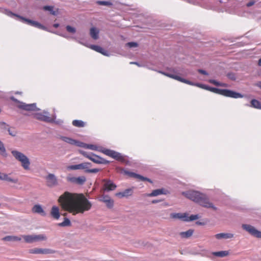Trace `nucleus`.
Listing matches in <instances>:
<instances>
[{
  "instance_id": "obj_30",
  "label": "nucleus",
  "mask_w": 261,
  "mask_h": 261,
  "mask_svg": "<svg viewBox=\"0 0 261 261\" xmlns=\"http://www.w3.org/2000/svg\"><path fill=\"white\" fill-rule=\"evenodd\" d=\"M90 35L94 40H97L99 37V31L95 28H92L90 30Z\"/></svg>"
},
{
  "instance_id": "obj_46",
  "label": "nucleus",
  "mask_w": 261,
  "mask_h": 261,
  "mask_svg": "<svg viewBox=\"0 0 261 261\" xmlns=\"http://www.w3.org/2000/svg\"><path fill=\"white\" fill-rule=\"evenodd\" d=\"M81 153L85 157L89 159L90 160V157H91V155L92 153H88L86 151H81Z\"/></svg>"
},
{
  "instance_id": "obj_37",
  "label": "nucleus",
  "mask_w": 261,
  "mask_h": 261,
  "mask_svg": "<svg viewBox=\"0 0 261 261\" xmlns=\"http://www.w3.org/2000/svg\"><path fill=\"white\" fill-rule=\"evenodd\" d=\"M72 124L73 125L81 127H84L85 126V123L82 120H74L72 121Z\"/></svg>"
},
{
  "instance_id": "obj_26",
  "label": "nucleus",
  "mask_w": 261,
  "mask_h": 261,
  "mask_svg": "<svg viewBox=\"0 0 261 261\" xmlns=\"http://www.w3.org/2000/svg\"><path fill=\"white\" fill-rule=\"evenodd\" d=\"M60 139L63 141L64 142L68 143L71 145H74L77 146V144H79V142L77 140L73 139L72 138L64 137V136H60Z\"/></svg>"
},
{
  "instance_id": "obj_42",
  "label": "nucleus",
  "mask_w": 261,
  "mask_h": 261,
  "mask_svg": "<svg viewBox=\"0 0 261 261\" xmlns=\"http://www.w3.org/2000/svg\"><path fill=\"white\" fill-rule=\"evenodd\" d=\"M66 29L67 31L70 33H74L76 32L75 28L70 25H67Z\"/></svg>"
},
{
  "instance_id": "obj_8",
  "label": "nucleus",
  "mask_w": 261,
  "mask_h": 261,
  "mask_svg": "<svg viewBox=\"0 0 261 261\" xmlns=\"http://www.w3.org/2000/svg\"><path fill=\"white\" fill-rule=\"evenodd\" d=\"M66 179L68 182L79 186L83 185L86 181V177L84 175L76 177L69 174Z\"/></svg>"
},
{
  "instance_id": "obj_51",
  "label": "nucleus",
  "mask_w": 261,
  "mask_h": 261,
  "mask_svg": "<svg viewBox=\"0 0 261 261\" xmlns=\"http://www.w3.org/2000/svg\"><path fill=\"white\" fill-rule=\"evenodd\" d=\"M198 72L202 74H204V75L208 74L207 72L206 71L202 70V69H199Z\"/></svg>"
},
{
  "instance_id": "obj_49",
  "label": "nucleus",
  "mask_w": 261,
  "mask_h": 261,
  "mask_svg": "<svg viewBox=\"0 0 261 261\" xmlns=\"http://www.w3.org/2000/svg\"><path fill=\"white\" fill-rule=\"evenodd\" d=\"M208 82L211 83V84H213L214 85H215V86H218L219 85H220V82H218L214 80H210L208 81Z\"/></svg>"
},
{
  "instance_id": "obj_22",
  "label": "nucleus",
  "mask_w": 261,
  "mask_h": 261,
  "mask_svg": "<svg viewBox=\"0 0 261 261\" xmlns=\"http://www.w3.org/2000/svg\"><path fill=\"white\" fill-rule=\"evenodd\" d=\"M170 217L172 219H180L184 221H186L187 217V214L186 213H171L170 215Z\"/></svg>"
},
{
  "instance_id": "obj_52",
  "label": "nucleus",
  "mask_w": 261,
  "mask_h": 261,
  "mask_svg": "<svg viewBox=\"0 0 261 261\" xmlns=\"http://www.w3.org/2000/svg\"><path fill=\"white\" fill-rule=\"evenodd\" d=\"M254 3H255L254 1H251V2H249L248 3H247L246 6L248 7H249L253 6L254 4Z\"/></svg>"
},
{
  "instance_id": "obj_25",
  "label": "nucleus",
  "mask_w": 261,
  "mask_h": 261,
  "mask_svg": "<svg viewBox=\"0 0 261 261\" xmlns=\"http://www.w3.org/2000/svg\"><path fill=\"white\" fill-rule=\"evenodd\" d=\"M165 190L163 189H159L153 190L150 193L145 194V196L147 197H155L162 194H165Z\"/></svg>"
},
{
  "instance_id": "obj_58",
  "label": "nucleus",
  "mask_w": 261,
  "mask_h": 261,
  "mask_svg": "<svg viewBox=\"0 0 261 261\" xmlns=\"http://www.w3.org/2000/svg\"><path fill=\"white\" fill-rule=\"evenodd\" d=\"M256 85L261 88V82H259L257 83H256Z\"/></svg>"
},
{
  "instance_id": "obj_7",
  "label": "nucleus",
  "mask_w": 261,
  "mask_h": 261,
  "mask_svg": "<svg viewBox=\"0 0 261 261\" xmlns=\"http://www.w3.org/2000/svg\"><path fill=\"white\" fill-rule=\"evenodd\" d=\"M21 237L24 239L25 243L30 244L47 240V237L44 234L22 235Z\"/></svg>"
},
{
  "instance_id": "obj_24",
  "label": "nucleus",
  "mask_w": 261,
  "mask_h": 261,
  "mask_svg": "<svg viewBox=\"0 0 261 261\" xmlns=\"http://www.w3.org/2000/svg\"><path fill=\"white\" fill-rule=\"evenodd\" d=\"M32 212L34 213L39 214L43 216L46 215L45 212L40 204H35L32 208Z\"/></svg>"
},
{
  "instance_id": "obj_40",
  "label": "nucleus",
  "mask_w": 261,
  "mask_h": 261,
  "mask_svg": "<svg viewBox=\"0 0 261 261\" xmlns=\"http://www.w3.org/2000/svg\"><path fill=\"white\" fill-rule=\"evenodd\" d=\"M54 8L52 6H46L43 7V9L45 11H48L50 12V14L53 15H56V13L55 11H54Z\"/></svg>"
},
{
  "instance_id": "obj_60",
  "label": "nucleus",
  "mask_w": 261,
  "mask_h": 261,
  "mask_svg": "<svg viewBox=\"0 0 261 261\" xmlns=\"http://www.w3.org/2000/svg\"><path fill=\"white\" fill-rule=\"evenodd\" d=\"M205 87V85H203V84L201 85V88L204 89Z\"/></svg>"
},
{
  "instance_id": "obj_63",
  "label": "nucleus",
  "mask_w": 261,
  "mask_h": 261,
  "mask_svg": "<svg viewBox=\"0 0 261 261\" xmlns=\"http://www.w3.org/2000/svg\"><path fill=\"white\" fill-rule=\"evenodd\" d=\"M212 88H213V87H208V91H212Z\"/></svg>"
},
{
  "instance_id": "obj_36",
  "label": "nucleus",
  "mask_w": 261,
  "mask_h": 261,
  "mask_svg": "<svg viewBox=\"0 0 261 261\" xmlns=\"http://www.w3.org/2000/svg\"><path fill=\"white\" fill-rule=\"evenodd\" d=\"M213 254L216 256L222 257L227 256L228 254V252L227 251H221L214 252Z\"/></svg>"
},
{
  "instance_id": "obj_59",
  "label": "nucleus",
  "mask_w": 261,
  "mask_h": 261,
  "mask_svg": "<svg viewBox=\"0 0 261 261\" xmlns=\"http://www.w3.org/2000/svg\"><path fill=\"white\" fill-rule=\"evenodd\" d=\"M53 26L55 28H57L59 26V24L58 23H55L53 25Z\"/></svg>"
},
{
  "instance_id": "obj_1",
  "label": "nucleus",
  "mask_w": 261,
  "mask_h": 261,
  "mask_svg": "<svg viewBox=\"0 0 261 261\" xmlns=\"http://www.w3.org/2000/svg\"><path fill=\"white\" fill-rule=\"evenodd\" d=\"M58 202L63 210L73 215L83 214L92 207L91 202L83 194L65 192L59 197Z\"/></svg>"
},
{
  "instance_id": "obj_14",
  "label": "nucleus",
  "mask_w": 261,
  "mask_h": 261,
  "mask_svg": "<svg viewBox=\"0 0 261 261\" xmlns=\"http://www.w3.org/2000/svg\"><path fill=\"white\" fill-rule=\"evenodd\" d=\"M29 252L31 254H53L55 251L50 249L35 248L30 249Z\"/></svg>"
},
{
  "instance_id": "obj_10",
  "label": "nucleus",
  "mask_w": 261,
  "mask_h": 261,
  "mask_svg": "<svg viewBox=\"0 0 261 261\" xmlns=\"http://www.w3.org/2000/svg\"><path fill=\"white\" fill-rule=\"evenodd\" d=\"M242 227L251 236L257 238H261V231L258 230L253 226L249 224H243L242 225Z\"/></svg>"
},
{
  "instance_id": "obj_11",
  "label": "nucleus",
  "mask_w": 261,
  "mask_h": 261,
  "mask_svg": "<svg viewBox=\"0 0 261 261\" xmlns=\"http://www.w3.org/2000/svg\"><path fill=\"white\" fill-rule=\"evenodd\" d=\"M99 150L105 154L109 156L116 160H123V156L121 155V153L118 152L108 149H102Z\"/></svg>"
},
{
  "instance_id": "obj_43",
  "label": "nucleus",
  "mask_w": 261,
  "mask_h": 261,
  "mask_svg": "<svg viewBox=\"0 0 261 261\" xmlns=\"http://www.w3.org/2000/svg\"><path fill=\"white\" fill-rule=\"evenodd\" d=\"M56 118V115L55 114L53 115V117H51V118H53L54 119V121L51 123H56L57 124H58V125H61L63 123V121L62 120H61V119H59V120H55Z\"/></svg>"
},
{
  "instance_id": "obj_50",
  "label": "nucleus",
  "mask_w": 261,
  "mask_h": 261,
  "mask_svg": "<svg viewBox=\"0 0 261 261\" xmlns=\"http://www.w3.org/2000/svg\"><path fill=\"white\" fill-rule=\"evenodd\" d=\"M227 76L228 77L229 79H230L231 80H236V76L233 73H228Z\"/></svg>"
},
{
  "instance_id": "obj_31",
  "label": "nucleus",
  "mask_w": 261,
  "mask_h": 261,
  "mask_svg": "<svg viewBox=\"0 0 261 261\" xmlns=\"http://www.w3.org/2000/svg\"><path fill=\"white\" fill-rule=\"evenodd\" d=\"M3 240L6 241H20L21 238L14 236H8L4 237Z\"/></svg>"
},
{
  "instance_id": "obj_21",
  "label": "nucleus",
  "mask_w": 261,
  "mask_h": 261,
  "mask_svg": "<svg viewBox=\"0 0 261 261\" xmlns=\"http://www.w3.org/2000/svg\"><path fill=\"white\" fill-rule=\"evenodd\" d=\"M99 200L105 203L107 206L109 208H112L113 206L114 201L108 195H101L100 197Z\"/></svg>"
},
{
  "instance_id": "obj_19",
  "label": "nucleus",
  "mask_w": 261,
  "mask_h": 261,
  "mask_svg": "<svg viewBox=\"0 0 261 261\" xmlns=\"http://www.w3.org/2000/svg\"><path fill=\"white\" fill-rule=\"evenodd\" d=\"M102 181L104 183L103 187L105 191H113L117 187L116 185L111 180L104 179Z\"/></svg>"
},
{
  "instance_id": "obj_16",
  "label": "nucleus",
  "mask_w": 261,
  "mask_h": 261,
  "mask_svg": "<svg viewBox=\"0 0 261 261\" xmlns=\"http://www.w3.org/2000/svg\"><path fill=\"white\" fill-rule=\"evenodd\" d=\"M222 95L234 98H243L244 97V95L241 94L240 93L230 90L228 89H223L222 91Z\"/></svg>"
},
{
  "instance_id": "obj_5",
  "label": "nucleus",
  "mask_w": 261,
  "mask_h": 261,
  "mask_svg": "<svg viewBox=\"0 0 261 261\" xmlns=\"http://www.w3.org/2000/svg\"><path fill=\"white\" fill-rule=\"evenodd\" d=\"M11 153L14 158L21 163V166L24 170H28L30 169L31 162L27 155L16 150H12Z\"/></svg>"
},
{
  "instance_id": "obj_20",
  "label": "nucleus",
  "mask_w": 261,
  "mask_h": 261,
  "mask_svg": "<svg viewBox=\"0 0 261 261\" xmlns=\"http://www.w3.org/2000/svg\"><path fill=\"white\" fill-rule=\"evenodd\" d=\"M90 160H91L95 163L101 164H108L109 163V161L94 154L92 153L91 157H90Z\"/></svg>"
},
{
  "instance_id": "obj_48",
  "label": "nucleus",
  "mask_w": 261,
  "mask_h": 261,
  "mask_svg": "<svg viewBox=\"0 0 261 261\" xmlns=\"http://www.w3.org/2000/svg\"><path fill=\"white\" fill-rule=\"evenodd\" d=\"M8 131L9 132V134L13 137H15L17 134V133L15 130H12L9 128Z\"/></svg>"
},
{
  "instance_id": "obj_4",
  "label": "nucleus",
  "mask_w": 261,
  "mask_h": 261,
  "mask_svg": "<svg viewBox=\"0 0 261 261\" xmlns=\"http://www.w3.org/2000/svg\"><path fill=\"white\" fill-rule=\"evenodd\" d=\"M0 12L3 13L5 14L6 15H7L8 16L11 17H16L18 18L20 21L30 25L37 28L38 29H41L43 30H46V27L43 26L41 23H39L38 22L24 18L22 16H20L19 15H18L16 14L13 13V12H12L11 11H10L8 10L4 9L2 8H0Z\"/></svg>"
},
{
  "instance_id": "obj_2",
  "label": "nucleus",
  "mask_w": 261,
  "mask_h": 261,
  "mask_svg": "<svg viewBox=\"0 0 261 261\" xmlns=\"http://www.w3.org/2000/svg\"><path fill=\"white\" fill-rule=\"evenodd\" d=\"M182 194L189 199L198 203L203 207L212 208L214 210H217V207L210 201L208 198L205 194L196 191L184 192L182 193Z\"/></svg>"
},
{
  "instance_id": "obj_41",
  "label": "nucleus",
  "mask_w": 261,
  "mask_h": 261,
  "mask_svg": "<svg viewBox=\"0 0 261 261\" xmlns=\"http://www.w3.org/2000/svg\"><path fill=\"white\" fill-rule=\"evenodd\" d=\"M125 46L129 48H135L138 46V44L135 42H129L125 44Z\"/></svg>"
},
{
  "instance_id": "obj_32",
  "label": "nucleus",
  "mask_w": 261,
  "mask_h": 261,
  "mask_svg": "<svg viewBox=\"0 0 261 261\" xmlns=\"http://www.w3.org/2000/svg\"><path fill=\"white\" fill-rule=\"evenodd\" d=\"M125 172L126 174H130V175H132L133 176L137 177V178H138V179H140L141 180H143V181L146 180V181H149V182H151V183L152 182V181L149 178L143 177V176H141L140 175L137 174H135L134 173H129V172Z\"/></svg>"
},
{
  "instance_id": "obj_12",
  "label": "nucleus",
  "mask_w": 261,
  "mask_h": 261,
  "mask_svg": "<svg viewBox=\"0 0 261 261\" xmlns=\"http://www.w3.org/2000/svg\"><path fill=\"white\" fill-rule=\"evenodd\" d=\"M157 72H158L159 73H160L165 76H167L169 77H170V78H172V79H173L174 80H176L177 81H178L179 82H181L182 83H185V84H188V85H192L193 84L190 81H188L187 80H186L184 78H182L181 77H180V76H179L177 74H171V73H167V72H164V71H158V70H156Z\"/></svg>"
},
{
  "instance_id": "obj_44",
  "label": "nucleus",
  "mask_w": 261,
  "mask_h": 261,
  "mask_svg": "<svg viewBox=\"0 0 261 261\" xmlns=\"http://www.w3.org/2000/svg\"><path fill=\"white\" fill-rule=\"evenodd\" d=\"M222 91H223V89H218V88H212L211 92L222 95Z\"/></svg>"
},
{
  "instance_id": "obj_23",
  "label": "nucleus",
  "mask_w": 261,
  "mask_h": 261,
  "mask_svg": "<svg viewBox=\"0 0 261 261\" xmlns=\"http://www.w3.org/2000/svg\"><path fill=\"white\" fill-rule=\"evenodd\" d=\"M233 237L234 234L231 233H220L215 236V237L218 240L231 239Z\"/></svg>"
},
{
  "instance_id": "obj_29",
  "label": "nucleus",
  "mask_w": 261,
  "mask_h": 261,
  "mask_svg": "<svg viewBox=\"0 0 261 261\" xmlns=\"http://www.w3.org/2000/svg\"><path fill=\"white\" fill-rule=\"evenodd\" d=\"M132 191L130 189H127L124 190L123 192H119L116 194V196L122 198L124 197H127L132 195Z\"/></svg>"
},
{
  "instance_id": "obj_53",
  "label": "nucleus",
  "mask_w": 261,
  "mask_h": 261,
  "mask_svg": "<svg viewBox=\"0 0 261 261\" xmlns=\"http://www.w3.org/2000/svg\"><path fill=\"white\" fill-rule=\"evenodd\" d=\"M61 36H63V37L65 38H67V39L72 38V39H74L76 40V39L75 37H70L68 35H62Z\"/></svg>"
},
{
  "instance_id": "obj_61",
  "label": "nucleus",
  "mask_w": 261,
  "mask_h": 261,
  "mask_svg": "<svg viewBox=\"0 0 261 261\" xmlns=\"http://www.w3.org/2000/svg\"><path fill=\"white\" fill-rule=\"evenodd\" d=\"M258 64L261 66V58L258 60Z\"/></svg>"
},
{
  "instance_id": "obj_64",
  "label": "nucleus",
  "mask_w": 261,
  "mask_h": 261,
  "mask_svg": "<svg viewBox=\"0 0 261 261\" xmlns=\"http://www.w3.org/2000/svg\"><path fill=\"white\" fill-rule=\"evenodd\" d=\"M67 215V213H65L64 214H63V216H66Z\"/></svg>"
},
{
  "instance_id": "obj_54",
  "label": "nucleus",
  "mask_w": 261,
  "mask_h": 261,
  "mask_svg": "<svg viewBox=\"0 0 261 261\" xmlns=\"http://www.w3.org/2000/svg\"><path fill=\"white\" fill-rule=\"evenodd\" d=\"M193 84H192L191 85H193V86H197L199 88H201V84H199V83H196V84H195L194 83H192V82H191Z\"/></svg>"
},
{
  "instance_id": "obj_17",
  "label": "nucleus",
  "mask_w": 261,
  "mask_h": 261,
  "mask_svg": "<svg viewBox=\"0 0 261 261\" xmlns=\"http://www.w3.org/2000/svg\"><path fill=\"white\" fill-rule=\"evenodd\" d=\"M0 179L12 184H18V179L11 176V174L0 172Z\"/></svg>"
},
{
  "instance_id": "obj_56",
  "label": "nucleus",
  "mask_w": 261,
  "mask_h": 261,
  "mask_svg": "<svg viewBox=\"0 0 261 261\" xmlns=\"http://www.w3.org/2000/svg\"><path fill=\"white\" fill-rule=\"evenodd\" d=\"M161 201V200H153L152 201V203H156Z\"/></svg>"
},
{
  "instance_id": "obj_18",
  "label": "nucleus",
  "mask_w": 261,
  "mask_h": 261,
  "mask_svg": "<svg viewBox=\"0 0 261 261\" xmlns=\"http://www.w3.org/2000/svg\"><path fill=\"white\" fill-rule=\"evenodd\" d=\"M46 179L48 187H53L58 185V178L54 174L49 173L46 177Z\"/></svg>"
},
{
  "instance_id": "obj_13",
  "label": "nucleus",
  "mask_w": 261,
  "mask_h": 261,
  "mask_svg": "<svg viewBox=\"0 0 261 261\" xmlns=\"http://www.w3.org/2000/svg\"><path fill=\"white\" fill-rule=\"evenodd\" d=\"M34 118L46 122H52L54 121V119L51 118V117L49 116V113L47 111H43L42 113H38L35 114Z\"/></svg>"
},
{
  "instance_id": "obj_34",
  "label": "nucleus",
  "mask_w": 261,
  "mask_h": 261,
  "mask_svg": "<svg viewBox=\"0 0 261 261\" xmlns=\"http://www.w3.org/2000/svg\"><path fill=\"white\" fill-rule=\"evenodd\" d=\"M251 107L256 109H261V103L257 100L252 99L251 101Z\"/></svg>"
},
{
  "instance_id": "obj_27",
  "label": "nucleus",
  "mask_w": 261,
  "mask_h": 261,
  "mask_svg": "<svg viewBox=\"0 0 261 261\" xmlns=\"http://www.w3.org/2000/svg\"><path fill=\"white\" fill-rule=\"evenodd\" d=\"M50 214L55 219H59L60 217L59 208L57 206H53L51 210Z\"/></svg>"
},
{
  "instance_id": "obj_57",
  "label": "nucleus",
  "mask_w": 261,
  "mask_h": 261,
  "mask_svg": "<svg viewBox=\"0 0 261 261\" xmlns=\"http://www.w3.org/2000/svg\"><path fill=\"white\" fill-rule=\"evenodd\" d=\"M130 64H135L138 66H141L138 62H131L130 63Z\"/></svg>"
},
{
  "instance_id": "obj_9",
  "label": "nucleus",
  "mask_w": 261,
  "mask_h": 261,
  "mask_svg": "<svg viewBox=\"0 0 261 261\" xmlns=\"http://www.w3.org/2000/svg\"><path fill=\"white\" fill-rule=\"evenodd\" d=\"M11 99L14 102L18 103L17 107L19 109L26 110V111H35L37 109L36 108V103L26 104L24 102L18 100L14 97H11Z\"/></svg>"
},
{
  "instance_id": "obj_3",
  "label": "nucleus",
  "mask_w": 261,
  "mask_h": 261,
  "mask_svg": "<svg viewBox=\"0 0 261 261\" xmlns=\"http://www.w3.org/2000/svg\"><path fill=\"white\" fill-rule=\"evenodd\" d=\"M182 194L189 199L198 203L203 207L212 208L214 210H217V207L210 201L208 198L205 194L196 191L184 192L182 193Z\"/></svg>"
},
{
  "instance_id": "obj_35",
  "label": "nucleus",
  "mask_w": 261,
  "mask_h": 261,
  "mask_svg": "<svg viewBox=\"0 0 261 261\" xmlns=\"http://www.w3.org/2000/svg\"><path fill=\"white\" fill-rule=\"evenodd\" d=\"M0 154L3 156L6 157L7 153L3 143L0 140Z\"/></svg>"
},
{
  "instance_id": "obj_47",
  "label": "nucleus",
  "mask_w": 261,
  "mask_h": 261,
  "mask_svg": "<svg viewBox=\"0 0 261 261\" xmlns=\"http://www.w3.org/2000/svg\"><path fill=\"white\" fill-rule=\"evenodd\" d=\"M81 153L85 157L89 159L90 160V157H91V155L92 153H88L86 151H81Z\"/></svg>"
},
{
  "instance_id": "obj_15",
  "label": "nucleus",
  "mask_w": 261,
  "mask_h": 261,
  "mask_svg": "<svg viewBox=\"0 0 261 261\" xmlns=\"http://www.w3.org/2000/svg\"><path fill=\"white\" fill-rule=\"evenodd\" d=\"M77 42L81 44H83L88 47H89L90 48L97 51V52H98V53H101V54L105 55V56H109V54H108V51L106 50H105L103 48H102L101 47L98 46V45H89L88 44H86V43H84L83 42H82L81 41H77Z\"/></svg>"
},
{
  "instance_id": "obj_6",
  "label": "nucleus",
  "mask_w": 261,
  "mask_h": 261,
  "mask_svg": "<svg viewBox=\"0 0 261 261\" xmlns=\"http://www.w3.org/2000/svg\"><path fill=\"white\" fill-rule=\"evenodd\" d=\"M91 166V163L88 162L82 163L77 165H70L67 167L68 170H79L84 169L86 173H95L98 172L99 170L97 168L89 169Z\"/></svg>"
},
{
  "instance_id": "obj_38",
  "label": "nucleus",
  "mask_w": 261,
  "mask_h": 261,
  "mask_svg": "<svg viewBox=\"0 0 261 261\" xmlns=\"http://www.w3.org/2000/svg\"><path fill=\"white\" fill-rule=\"evenodd\" d=\"M71 222L68 218H65L63 222L59 223L58 225L62 227L70 226Z\"/></svg>"
},
{
  "instance_id": "obj_45",
  "label": "nucleus",
  "mask_w": 261,
  "mask_h": 261,
  "mask_svg": "<svg viewBox=\"0 0 261 261\" xmlns=\"http://www.w3.org/2000/svg\"><path fill=\"white\" fill-rule=\"evenodd\" d=\"M97 3L100 5L104 6H110L112 5V3L108 1H98Z\"/></svg>"
},
{
  "instance_id": "obj_39",
  "label": "nucleus",
  "mask_w": 261,
  "mask_h": 261,
  "mask_svg": "<svg viewBox=\"0 0 261 261\" xmlns=\"http://www.w3.org/2000/svg\"><path fill=\"white\" fill-rule=\"evenodd\" d=\"M199 217L198 215H192L190 217H189L188 215H187V220H186V221L189 222V221H194V220L199 219Z\"/></svg>"
},
{
  "instance_id": "obj_33",
  "label": "nucleus",
  "mask_w": 261,
  "mask_h": 261,
  "mask_svg": "<svg viewBox=\"0 0 261 261\" xmlns=\"http://www.w3.org/2000/svg\"><path fill=\"white\" fill-rule=\"evenodd\" d=\"M193 233V230L192 229H189L186 231L181 232L179 235L181 238H188L190 237Z\"/></svg>"
},
{
  "instance_id": "obj_55",
  "label": "nucleus",
  "mask_w": 261,
  "mask_h": 261,
  "mask_svg": "<svg viewBox=\"0 0 261 261\" xmlns=\"http://www.w3.org/2000/svg\"><path fill=\"white\" fill-rule=\"evenodd\" d=\"M218 86H222V87H227L228 86H227V85L226 84L220 83V85H219Z\"/></svg>"
},
{
  "instance_id": "obj_62",
  "label": "nucleus",
  "mask_w": 261,
  "mask_h": 261,
  "mask_svg": "<svg viewBox=\"0 0 261 261\" xmlns=\"http://www.w3.org/2000/svg\"><path fill=\"white\" fill-rule=\"evenodd\" d=\"M209 86L205 85L204 89L208 90Z\"/></svg>"
},
{
  "instance_id": "obj_28",
  "label": "nucleus",
  "mask_w": 261,
  "mask_h": 261,
  "mask_svg": "<svg viewBox=\"0 0 261 261\" xmlns=\"http://www.w3.org/2000/svg\"><path fill=\"white\" fill-rule=\"evenodd\" d=\"M77 146L83 147L87 149H90L93 150H97L98 147L97 146L92 144H88L81 142H79Z\"/></svg>"
}]
</instances>
